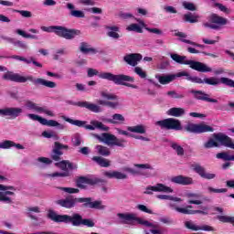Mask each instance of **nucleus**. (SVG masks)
I'll use <instances>...</instances> for the list:
<instances>
[{
	"label": "nucleus",
	"instance_id": "20",
	"mask_svg": "<svg viewBox=\"0 0 234 234\" xmlns=\"http://www.w3.org/2000/svg\"><path fill=\"white\" fill-rule=\"evenodd\" d=\"M184 76H189V73L186 71H181L176 74L159 75L156 79L161 85H168V83L175 81L176 78H182Z\"/></svg>",
	"mask_w": 234,
	"mask_h": 234
},
{
	"label": "nucleus",
	"instance_id": "15",
	"mask_svg": "<svg viewBox=\"0 0 234 234\" xmlns=\"http://www.w3.org/2000/svg\"><path fill=\"white\" fill-rule=\"evenodd\" d=\"M28 118L30 120H33L34 122H39L41 125H46L47 127H58L60 131H63L65 129V125L58 122V121L54 120H47L39 115L34 114V113H29L27 114Z\"/></svg>",
	"mask_w": 234,
	"mask_h": 234
},
{
	"label": "nucleus",
	"instance_id": "23",
	"mask_svg": "<svg viewBox=\"0 0 234 234\" xmlns=\"http://www.w3.org/2000/svg\"><path fill=\"white\" fill-rule=\"evenodd\" d=\"M73 105H75L76 107H80L82 109H88V111H90L91 112H95V113L101 112V107L87 101H77V102H74Z\"/></svg>",
	"mask_w": 234,
	"mask_h": 234
},
{
	"label": "nucleus",
	"instance_id": "35",
	"mask_svg": "<svg viewBox=\"0 0 234 234\" xmlns=\"http://www.w3.org/2000/svg\"><path fill=\"white\" fill-rule=\"evenodd\" d=\"M6 195L14 196L16 193L12 191L0 192V202H5V204H13L12 198L6 197Z\"/></svg>",
	"mask_w": 234,
	"mask_h": 234
},
{
	"label": "nucleus",
	"instance_id": "29",
	"mask_svg": "<svg viewBox=\"0 0 234 234\" xmlns=\"http://www.w3.org/2000/svg\"><path fill=\"white\" fill-rule=\"evenodd\" d=\"M104 176L107 178H116L117 180L127 179V175L118 171H107L104 173Z\"/></svg>",
	"mask_w": 234,
	"mask_h": 234
},
{
	"label": "nucleus",
	"instance_id": "3",
	"mask_svg": "<svg viewBox=\"0 0 234 234\" xmlns=\"http://www.w3.org/2000/svg\"><path fill=\"white\" fill-rule=\"evenodd\" d=\"M88 78H93V76H98L101 80H107L108 81H112L115 85H123L124 87H130L131 89H136V85L133 83L134 78L129 75L123 74H112L111 72H101L98 71L96 69L89 68L87 70ZM131 82V83H128Z\"/></svg>",
	"mask_w": 234,
	"mask_h": 234
},
{
	"label": "nucleus",
	"instance_id": "42",
	"mask_svg": "<svg viewBox=\"0 0 234 234\" xmlns=\"http://www.w3.org/2000/svg\"><path fill=\"white\" fill-rule=\"evenodd\" d=\"M156 197L157 198H159V200H171L172 202H182V198L175 197L173 196L157 195Z\"/></svg>",
	"mask_w": 234,
	"mask_h": 234
},
{
	"label": "nucleus",
	"instance_id": "38",
	"mask_svg": "<svg viewBox=\"0 0 234 234\" xmlns=\"http://www.w3.org/2000/svg\"><path fill=\"white\" fill-rule=\"evenodd\" d=\"M27 215L31 220H37V217L32 215L31 213H41V210H39V207H29L27 208Z\"/></svg>",
	"mask_w": 234,
	"mask_h": 234
},
{
	"label": "nucleus",
	"instance_id": "47",
	"mask_svg": "<svg viewBox=\"0 0 234 234\" xmlns=\"http://www.w3.org/2000/svg\"><path fill=\"white\" fill-rule=\"evenodd\" d=\"M127 30L130 32H137V34H142L144 32V29H142V27L138 24H131L128 27Z\"/></svg>",
	"mask_w": 234,
	"mask_h": 234
},
{
	"label": "nucleus",
	"instance_id": "56",
	"mask_svg": "<svg viewBox=\"0 0 234 234\" xmlns=\"http://www.w3.org/2000/svg\"><path fill=\"white\" fill-rule=\"evenodd\" d=\"M183 6L186 10H190L191 12H195V10H197V6H195V4L191 2H184Z\"/></svg>",
	"mask_w": 234,
	"mask_h": 234
},
{
	"label": "nucleus",
	"instance_id": "1",
	"mask_svg": "<svg viewBox=\"0 0 234 234\" xmlns=\"http://www.w3.org/2000/svg\"><path fill=\"white\" fill-rule=\"evenodd\" d=\"M56 204L65 209H73L78 204H82V207L84 208L105 209V206L101 204V200L92 201V197H76L72 195H69L65 198L57 200Z\"/></svg>",
	"mask_w": 234,
	"mask_h": 234
},
{
	"label": "nucleus",
	"instance_id": "19",
	"mask_svg": "<svg viewBox=\"0 0 234 234\" xmlns=\"http://www.w3.org/2000/svg\"><path fill=\"white\" fill-rule=\"evenodd\" d=\"M154 193H173V188L162 184L157 183L155 186H148L144 192V195H153Z\"/></svg>",
	"mask_w": 234,
	"mask_h": 234
},
{
	"label": "nucleus",
	"instance_id": "18",
	"mask_svg": "<svg viewBox=\"0 0 234 234\" xmlns=\"http://www.w3.org/2000/svg\"><path fill=\"white\" fill-rule=\"evenodd\" d=\"M204 83H207V85L214 86L220 85V83H223V85H227V87H232L234 89V80L226 77H222L220 79H217L215 77L205 78Z\"/></svg>",
	"mask_w": 234,
	"mask_h": 234
},
{
	"label": "nucleus",
	"instance_id": "54",
	"mask_svg": "<svg viewBox=\"0 0 234 234\" xmlns=\"http://www.w3.org/2000/svg\"><path fill=\"white\" fill-rule=\"evenodd\" d=\"M134 72L137 74V76L141 77L143 80L147 78V73L142 69L140 67H135L134 68Z\"/></svg>",
	"mask_w": 234,
	"mask_h": 234
},
{
	"label": "nucleus",
	"instance_id": "9",
	"mask_svg": "<svg viewBox=\"0 0 234 234\" xmlns=\"http://www.w3.org/2000/svg\"><path fill=\"white\" fill-rule=\"evenodd\" d=\"M176 201L170 202L168 207L177 213H182V215H208L209 207H200L202 210H193V206L188 205L186 207H179ZM180 202V201H177Z\"/></svg>",
	"mask_w": 234,
	"mask_h": 234
},
{
	"label": "nucleus",
	"instance_id": "28",
	"mask_svg": "<svg viewBox=\"0 0 234 234\" xmlns=\"http://www.w3.org/2000/svg\"><path fill=\"white\" fill-rule=\"evenodd\" d=\"M12 147H16V149H25L20 144H16L14 141L11 140H5L0 143V149H10Z\"/></svg>",
	"mask_w": 234,
	"mask_h": 234
},
{
	"label": "nucleus",
	"instance_id": "58",
	"mask_svg": "<svg viewBox=\"0 0 234 234\" xmlns=\"http://www.w3.org/2000/svg\"><path fill=\"white\" fill-rule=\"evenodd\" d=\"M207 191L210 193H228V188H214L213 186H208Z\"/></svg>",
	"mask_w": 234,
	"mask_h": 234
},
{
	"label": "nucleus",
	"instance_id": "60",
	"mask_svg": "<svg viewBox=\"0 0 234 234\" xmlns=\"http://www.w3.org/2000/svg\"><path fill=\"white\" fill-rule=\"evenodd\" d=\"M70 16H72V17H85V13H83V11H80V10H71L70 11Z\"/></svg>",
	"mask_w": 234,
	"mask_h": 234
},
{
	"label": "nucleus",
	"instance_id": "30",
	"mask_svg": "<svg viewBox=\"0 0 234 234\" xmlns=\"http://www.w3.org/2000/svg\"><path fill=\"white\" fill-rule=\"evenodd\" d=\"M107 36L109 37H112V39H120V27L118 26H107L106 27Z\"/></svg>",
	"mask_w": 234,
	"mask_h": 234
},
{
	"label": "nucleus",
	"instance_id": "45",
	"mask_svg": "<svg viewBox=\"0 0 234 234\" xmlns=\"http://www.w3.org/2000/svg\"><path fill=\"white\" fill-rule=\"evenodd\" d=\"M184 20L186 23H198V16L188 13L184 16Z\"/></svg>",
	"mask_w": 234,
	"mask_h": 234
},
{
	"label": "nucleus",
	"instance_id": "46",
	"mask_svg": "<svg viewBox=\"0 0 234 234\" xmlns=\"http://www.w3.org/2000/svg\"><path fill=\"white\" fill-rule=\"evenodd\" d=\"M216 158H218V160H224L225 162H231V155L227 152L218 153Z\"/></svg>",
	"mask_w": 234,
	"mask_h": 234
},
{
	"label": "nucleus",
	"instance_id": "25",
	"mask_svg": "<svg viewBox=\"0 0 234 234\" xmlns=\"http://www.w3.org/2000/svg\"><path fill=\"white\" fill-rule=\"evenodd\" d=\"M3 58L17 59L18 61H24V63H27V65H30V63H33V65H35V67H38L39 69L43 68V64L36 61V58H34L32 57L30 58H27L21 57L19 55H13L11 57L0 56V58Z\"/></svg>",
	"mask_w": 234,
	"mask_h": 234
},
{
	"label": "nucleus",
	"instance_id": "48",
	"mask_svg": "<svg viewBox=\"0 0 234 234\" xmlns=\"http://www.w3.org/2000/svg\"><path fill=\"white\" fill-rule=\"evenodd\" d=\"M112 120L113 121V125L120 123V122H125V117H123V115L120 113H114L112 116Z\"/></svg>",
	"mask_w": 234,
	"mask_h": 234
},
{
	"label": "nucleus",
	"instance_id": "62",
	"mask_svg": "<svg viewBox=\"0 0 234 234\" xmlns=\"http://www.w3.org/2000/svg\"><path fill=\"white\" fill-rule=\"evenodd\" d=\"M15 12L21 15L23 17H32V13L30 11L15 10Z\"/></svg>",
	"mask_w": 234,
	"mask_h": 234
},
{
	"label": "nucleus",
	"instance_id": "39",
	"mask_svg": "<svg viewBox=\"0 0 234 234\" xmlns=\"http://www.w3.org/2000/svg\"><path fill=\"white\" fill-rule=\"evenodd\" d=\"M96 149L98 151V154L101 156H111V150L107 148V146L98 144Z\"/></svg>",
	"mask_w": 234,
	"mask_h": 234
},
{
	"label": "nucleus",
	"instance_id": "53",
	"mask_svg": "<svg viewBox=\"0 0 234 234\" xmlns=\"http://www.w3.org/2000/svg\"><path fill=\"white\" fill-rule=\"evenodd\" d=\"M214 6L218 8V10H220V12H224V14H230V12H231V10H229L228 7H226V5H224L220 3H215Z\"/></svg>",
	"mask_w": 234,
	"mask_h": 234
},
{
	"label": "nucleus",
	"instance_id": "49",
	"mask_svg": "<svg viewBox=\"0 0 234 234\" xmlns=\"http://www.w3.org/2000/svg\"><path fill=\"white\" fill-rule=\"evenodd\" d=\"M185 227L192 231H200V226L195 225L192 221H186Z\"/></svg>",
	"mask_w": 234,
	"mask_h": 234
},
{
	"label": "nucleus",
	"instance_id": "44",
	"mask_svg": "<svg viewBox=\"0 0 234 234\" xmlns=\"http://www.w3.org/2000/svg\"><path fill=\"white\" fill-rule=\"evenodd\" d=\"M101 96L104 100H109V101H117L118 96L112 93H109L107 90L101 91Z\"/></svg>",
	"mask_w": 234,
	"mask_h": 234
},
{
	"label": "nucleus",
	"instance_id": "7",
	"mask_svg": "<svg viewBox=\"0 0 234 234\" xmlns=\"http://www.w3.org/2000/svg\"><path fill=\"white\" fill-rule=\"evenodd\" d=\"M214 139H209L204 144L205 149H212V147H228L234 150V141L231 137L223 133H213Z\"/></svg>",
	"mask_w": 234,
	"mask_h": 234
},
{
	"label": "nucleus",
	"instance_id": "61",
	"mask_svg": "<svg viewBox=\"0 0 234 234\" xmlns=\"http://www.w3.org/2000/svg\"><path fill=\"white\" fill-rule=\"evenodd\" d=\"M106 107H110V109H118L120 107V101H108Z\"/></svg>",
	"mask_w": 234,
	"mask_h": 234
},
{
	"label": "nucleus",
	"instance_id": "34",
	"mask_svg": "<svg viewBox=\"0 0 234 234\" xmlns=\"http://www.w3.org/2000/svg\"><path fill=\"white\" fill-rule=\"evenodd\" d=\"M127 131L129 133H136L137 134H145V126L144 124H139L135 126H128Z\"/></svg>",
	"mask_w": 234,
	"mask_h": 234
},
{
	"label": "nucleus",
	"instance_id": "13",
	"mask_svg": "<svg viewBox=\"0 0 234 234\" xmlns=\"http://www.w3.org/2000/svg\"><path fill=\"white\" fill-rule=\"evenodd\" d=\"M155 125L166 131H182V122L178 119L167 118L165 120L157 121Z\"/></svg>",
	"mask_w": 234,
	"mask_h": 234
},
{
	"label": "nucleus",
	"instance_id": "11",
	"mask_svg": "<svg viewBox=\"0 0 234 234\" xmlns=\"http://www.w3.org/2000/svg\"><path fill=\"white\" fill-rule=\"evenodd\" d=\"M208 22L203 24L206 28H211V30H220L222 27H226L229 21L228 18L218 16L216 13H212L208 16Z\"/></svg>",
	"mask_w": 234,
	"mask_h": 234
},
{
	"label": "nucleus",
	"instance_id": "2",
	"mask_svg": "<svg viewBox=\"0 0 234 234\" xmlns=\"http://www.w3.org/2000/svg\"><path fill=\"white\" fill-rule=\"evenodd\" d=\"M48 218L53 220V222H63L64 224H71L75 228L79 226H87V228H94L95 223L90 218H83L80 213H73L71 216L67 214L59 215L54 210H49L48 213Z\"/></svg>",
	"mask_w": 234,
	"mask_h": 234
},
{
	"label": "nucleus",
	"instance_id": "57",
	"mask_svg": "<svg viewBox=\"0 0 234 234\" xmlns=\"http://www.w3.org/2000/svg\"><path fill=\"white\" fill-rule=\"evenodd\" d=\"M136 207L137 209H139V211H142L143 213H148V215H153V211L145 205H137Z\"/></svg>",
	"mask_w": 234,
	"mask_h": 234
},
{
	"label": "nucleus",
	"instance_id": "27",
	"mask_svg": "<svg viewBox=\"0 0 234 234\" xmlns=\"http://www.w3.org/2000/svg\"><path fill=\"white\" fill-rule=\"evenodd\" d=\"M171 182L173 184H178L179 186H191V184H193V178L184 176H176L171 178Z\"/></svg>",
	"mask_w": 234,
	"mask_h": 234
},
{
	"label": "nucleus",
	"instance_id": "59",
	"mask_svg": "<svg viewBox=\"0 0 234 234\" xmlns=\"http://www.w3.org/2000/svg\"><path fill=\"white\" fill-rule=\"evenodd\" d=\"M182 43H186V45H193V47H198L199 48H206V46L202 44H197L188 39H181Z\"/></svg>",
	"mask_w": 234,
	"mask_h": 234
},
{
	"label": "nucleus",
	"instance_id": "31",
	"mask_svg": "<svg viewBox=\"0 0 234 234\" xmlns=\"http://www.w3.org/2000/svg\"><path fill=\"white\" fill-rule=\"evenodd\" d=\"M168 116H175V118H180V116H184L186 114V110L184 108H171L167 112Z\"/></svg>",
	"mask_w": 234,
	"mask_h": 234
},
{
	"label": "nucleus",
	"instance_id": "12",
	"mask_svg": "<svg viewBox=\"0 0 234 234\" xmlns=\"http://www.w3.org/2000/svg\"><path fill=\"white\" fill-rule=\"evenodd\" d=\"M117 217L122 220V224H131L133 220H135V222H138V224L145 226L146 228H154L153 223L143 219L142 218H137L133 213H118Z\"/></svg>",
	"mask_w": 234,
	"mask_h": 234
},
{
	"label": "nucleus",
	"instance_id": "24",
	"mask_svg": "<svg viewBox=\"0 0 234 234\" xmlns=\"http://www.w3.org/2000/svg\"><path fill=\"white\" fill-rule=\"evenodd\" d=\"M190 92L191 94H194V98L196 100H199L201 101H207L208 103H218V101L217 99L209 98V94L202 90H192Z\"/></svg>",
	"mask_w": 234,
	"mask_h": 234
},
{
	"label": "nucleus",
	"instance_id": "26",
	"mask_svg": "<svg viewBox=\"0 0 234 234\" xmlns=\"http://www.w3.org/2000/svg\"><path fill=\"white\" fill-rule=\"evenodd\" d=\"M142 54L140 53H131L123 57V60L131 67H136L138 61H142Z\"/></svg>",
	"mask_w": 234,
	"mask_h": 234
},
{
	"label": "nucleus",
	"instance_id": "37",
	"mask_svg": "<svg viewBox=\"0 0 234 234\" xmlns=\"http://www.w3.org/2000/svg\"><path fill=\"white\" fill-rule=\"evenodd\" d=\"M4 39L8 43H12V45H14L15 47H18L19 48H27V44H25V42L23 41H20V40L16 41L13 37H4Z\"/></svg>",
	"mask_w": 234,
	"mask_h": 234
},
{
	"label": "nucleus",
	"instance_id": "17",
	"mask_svg": "<svg viewBox=\"0 0 234 234\" xmlns=\"http://www.w3.org/2000/svg\"><path fill=\"white\" fill-rule=\"evenodd\" d=\"M77 186H79L80 189H85V185L88 186H98V184H107V181L104 179H101L100 177H85V176H80L76 181Z\"/></svg>",
	"mask_w": 234,
	"mask_h": 234
},
{
	"label": "nucleus",
	"instance_id": "33",
	"mask_svg": "<svg viewBox=\"0 0 234 234\" xmlns=\"http://www.w3.org/2000/svg\"><path fill=\"white\" fill-rule=\"evenodd\" d=\"M80 50L82 54H98V50L94 48H89V43L87 42L80 43Z\"/></svg>",
	"mask_w": 234,
	"mask_h": 234
},
{
	"label": "nucleus",
	"instance_id": "43",
	"mask_svg": "<svg viewBox=\"0 0 234 234\" xmlns=\"http://www.w3.org/2000/svg\"><path fill=\"white\" fill-rule=\"evenodd\" d=\"M16 33L18 34V36H22V37H26V39H39L37 36L27 34L22 29H16Z\"/></svg>",
	"mask_w": 234,
	"mask_h": 234
},
{
	"label": "nucleus",
	"instance_id": "5",
	"mask_svg": "<svg viewBox=\"0 0 234 234\" xmlns=\"http://www.w3.org/2000/svg\"><path fill=\"white\" fill-rule=\"evenodd\" d=\"M40 29L43 32H48V34L53 33L58 36V37H63V39L72 40L77 36H81V31L80 29L68 28L63 26H42Z\"/></svg>",
	"mask_w": 234,
	"mask_h": 234
},
{
	"label": "nucleus",
	"instance_id": "64",
	"mask_svg": "<svg viewBox=\"0 0 234 234\" xmlns=\"http://www.w3.org/2000/svg\"><path fill=\"white\" fill-rule=\"evenodd\" d=\"M68 161H60L59 163H57L56 165H58L62 171H69L67 168Z\"/></svg>",
	"mask_w": 234,
	"mask_h": 234
},
{
	"label": "nucleus",
	"instance_id": "36",
	"mask_svg": "<svg viewBox=\"0 0 234 234\" xmlns=\"http://www.w3.org/2000/svg\"><path fill=\"white\" fill-rule=\"evenodd\" d=\"M23 113V109L21 108H16V107H10L8 108V116H11V118L16 119L18 116H21Z\"/></svg>",
	"mask_w": 234,
	"mask_h": 234
},
{
	"label": "nucleus",
	"instance_id": "8",
	"mask_svg": "<svg viewBox=\"0 0 234 234\" xmlns=\"http://www.w3.org/2000/svg\"><path fill=\"white\" fill-rule=\"evenodd\" d=\"M63 120H65V122H68V123H70L71 125H76V127H84V129H88L89 131L100 129L101 131L108 133V131L110 130L109 126H106L105 124H103V122L99 121H90V124H87L86 121L73 120L65 116L63 117Z\"/></svg>",
	"mask_w": 234,
	"mask_h": 234
},
{
	"label": "nucleus",
	"instance_id": "40",
	"mask_svg": "<svg viewBox=\"0 0 234 234\" xmlns=\"http://www.w3.org/2000/svg\"><path fill=\"white\" fill-rule=\"evenodd\" d=\"M124 171H126V173H130V175H139L140 176H149V173L145 171L135 170L134 168H131V167L124 168Z\"/></svg>",
	"mask_w": 234,
	"mask_h": 234
},
{
	"label": "nucleus",
	"instance_id": "63",
	"mask_svg": "<svg viewBox=\"0 0 234 234\" xmlns=\"http://www.w3.org/2000/svg\"><path fill=\"white\" fill-rule=\"evenodd\" d=\"M134 167H137L138 169H153V166L149 164H135Z\"/></svg>",
	"mask_w": 234,
	"mask_h": 234
},
{
	"label": "nucleus",
	"instance_id": "14",
	"mask_svg": "<svg viewBox=\"0 0 234 234\" xmlns=\"http://www.w3.org/2000/svg\"><path fill=\"white\" fill-rule=\"evenodd\" d=\"M185 131H186V133H192L194 134H202L204 133H213L215 129L207 124H196L191 122L185 126Z\"/></svg>",
	"mask_w": 234,
	"mask_h": 234
},
{
	"label": "nucleus",
	"instance_id": "22",
	"mask_svg": "<svg viewBox=\"0 0 234 234\" xmlns=\"http://www.w3.org/2000/svg\"><path fill=\"white\" fill-rule=\"evenodd\" d=\"M192 169L205 180H213V178H216L217 176L215 174L207 173L206 168H204V166L200 165L199 164L192 165Z\"/></svg>",
	"mask_w": 234,
	"mask_h": 234
},
{
	"label": "nucleus",
	"instance_id": "10",
	"mask_svg": "<svg viewBox=\"0 0 234 234\" xmlns=\"http://www.w3.org/2000/svg\"><path fill=\"white\" fill-rule=\"evenodd\" d=\"M93 136L99 140V142H103L106 145H116L117 147H125V144H127V140L120 139L116 137V135L103 133L101 136L94 133Z\"/></svg>",
	"mask_w": 234,
	"mask_h": 234
},
{
	"label": "nucleus",
	"instance_id": "32",
	"mask_svg": "<svg viewBox=\"0 0 234 234\" xmlns=\"http://www.w3.org/2000/svg\"><path fill=\"white\" fill-rule=\"evenodd\" d=\"M91 160L96 162L100 167H111V161H109V159H105L101 156H93Z\"/></svg>",
	"mask_w": 234,
	"mask_h": 234
},
{
	"label": "nucleus",
	"instance_id": "55",
	"mask_svg": "<svg viewBox=\"0 0 234 234\" xmlns=\"http://www.w3.org/2000/svg\"><path fill=\"white\" fill-rule=\"evenodd\" d=\"M186 80L188 81H192V83H204V80L200 77H191L188 73V76H186Z\"/></svg>",
	"mask_w": 234,
	"mask_h": 234
},
{
	"label": "nucleus",
	"instance_id": "4",
	"mask_svg": "<svg viewBox=\"0 0 234 234\" xmlns=\"http://www.w3.org/2000/svg\"><path fill=\"white\" fill-rule=\"evenodd\" d=\"M2 80L5 81H14L15 83H27V81H31L33 85H42V87H48V89H56L57 87V84L54 81L47 80L41 78L36 79V77L32 75L22 76L19 73H14L11 71L5 72L3 75Z\"/></svg>",
	"mask_w": 234,
	"mask_h": 234
},
{
	"label": "nucleus",
	"instance_id": "50",
	"mask_svg": "<svg viewBox=\"0 0 234 234\" xmlns=\"http://www.w3.org/2000/svg\"><path fill=\"white\" fill-rule=\"evenodd\" d=\"M166 94H167V96H171L175 100H182V99L186 98V95H184L182 93H176V91H175V90L167 91Z\"/></svg>",
	"mask_w": 234,
	"mask_h": 234
},
{
	"label": "nucleus",
	"instance_id": "6",
	"mask_svg": "<svg viewBox=\"0 0 234 234\" xmlns=\"http://www.w3.org/2000/svg\"><path fill=\"white\" fill-rule=\"evenodd\" d=\"M171 59L178 65H189L190 69L197 70V72H211L213 70L207 64H204L200 61L189 60L186 56H182L177 53L170 54Z\"/></svg>",
	"mask_w": 234,
	"mask_h": 234
},
{
	"label": "nucleus",
	"instance_id": "41",
	"mask_svg": "<svg viewBox=\"0 0 234 234\" xmlns=\"http://www.w3.org/2000/svg\"><path fill=\"white\" fill-rule=\"evenodd\" d=\"M170 147L176 151L177 156H184V148L178 143L172 142Z\"/></svg>",
	"mask_w": 234,
	"mask_h": 234
},
{
	"label": "nucleus",
	"instance_id": "16",
	"mask_svg": "<svg viewBox=\"0 0 234 234\" xmlns=\"http://www.w3.org/2000/svg\"><path fill=\"white\" fill-rule=\"evenodd\" d=\"M69 145L63 144L59 142H55L51 150L50 157L54 162H60L61 156H63V150L69 151Z\"/></svg>",
	"mask_w": 234,
	"mask_h": 234
},
{
	"label": "nucleus",
	"instance_id": "51",
	"mask_svg": "<svg viewBox=\"0 0 234 234\" xmlns=\"http://www.w3.org/2000/svg\"><path fill=\"white\" fill-rule=\"evenodd\" d=\"M58 189H59L60 191H64L65 193H69V195H74L76 193H80V189H78V188L58 186Z\"/></svg>",
	"mask_w": 234,
	"mask_h": 234
},
{
	"label": "nucleus",
	"instance_id": "21",
	"mask_svg": "<svg viewBox=\"0 0 234 234\" xmlns=\"http://www.w3.org/2000/svg\"><path fill=\"white\" fill-rule=\"evenodd\" d=\"M26 109H28V111H36V112H43L44 114H47V116L54 117V112L47 109V107H39L37 103L32 101H26Z\"/></svg>",
	"mask_w": 234,
	"mask_h": 234
},
{
	"label": "nucleus",
	"instance_id": "52",
	"mask_svg": "<svg viewBox=\"0 0 234 234\" xmlns=\"http://www.w3.org/2000/svg\"><path fill=\"white\" fill-rule=\"evenodd\" d=\"M49 176H51L52 178H56L58 176L65 178L67 176H70V173L69 171H65V172H55L51 175H49Z\"/></svg>",
	"mask_w": 234,
	"mask_h": 234
}]
</instances>
